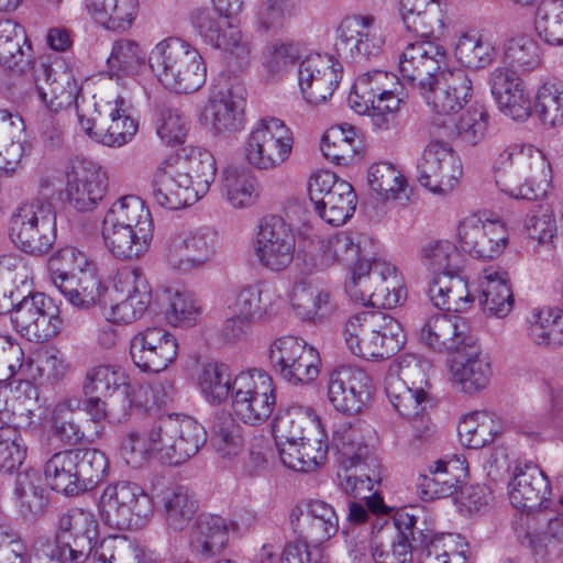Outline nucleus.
<instances>
[{
  "mask_svg": "<svg viewBox=\"0 0 563 563\" xmlns=\"http://www.w3.org/2000/svg\"><path fill=\"white\" fill-rule=\"evenodd\" d=\"M206 440L205 428L192 418L167 417L146 427L123 431L117 454L133 470L144 468L154 460L179 465L197 454Z\"/></svg>",
  "mask_w": 563,
  "mask_h": 563,
  "instance_id": "1",
  "label": "nucleus"
},
{
  "mask_svg": "<svg viewBox=\"0 0 563 563\" xmlns=\"http://www.w3.org/2000/svg\"><path fill=\"white\" fill-rule=\"evenodd\" d=\"M101 236L113 257L121 261L144 258L154 240V222L148 207L134 195L119 198L104 214Z\"/></svg>",
  "mask_w": 563,
  "mask_h": 563,
  "instance_id": "2",
  "label": "nucleus"
},
{
  "mask_svg": "<svg viewBox=\"0 0 563 563\" xmlns=\"http://www.w3.org/2000/svg\"><path fill=\"white\" fill-rule=\"evenodd\" d=\"M214 13L208 7H195L188 20L203 43L220 49L225 65L232 70L247 67L252 60V45L241 27L228 15L238 13L244 0H211Z\"/></svg>",
  "mask_w": 563,
  "mask_h": 563,
  "instance_id": "3",
  "label": "nucleus"
},
{
  "mask_svg": "<svg viewBox=\"0 0 563 563\" xmlns=\"http://www.w3.org/2000/svg\"><path fill=\"white\" fill-rule=\"evenodd\" d=\"M148 66L157 81L174 93H192L207 79V67L199 51L179 37L165 38L151 49Z\"/></svg>",
  "mask_w": 563,
  "mask_h": 563,
  "instance_id": "4",
  "label": "nucleus"
},
{
  "mask_svg": "<svg viewBox=\"0 0 563 563\" xmlns=\"http://www.w3.org/2000/svg\"><path fill=\"white\" fill-rule=\"evenodd\" d=\"M345 289L354 301L385 309L396 308L407 298L401 274L382 256L357 257L350 268Z\"/></svg>",
  "mask_w": 563,
  "mask_h": 563,
  "instance_id": "5",
  "label": "nucleus"
},
{
  "mask_svg": "<svg viewBox=\"0 0 563 563\" xmlns=\"http://www.w3.org/2000/svg\"><path fill=\"white\" fill-rule=\"evenodd\" d=\"M346 349L366 361H380L400 350L405 335L400 322L382 311H364L345 323Z\"/></svg>",
  "mask_w": 563,
  "mask_h": 563,
  "instance_id": "6",
  "label": "nucleus"
},
{
  "mask_svg": "<svg viewBox=\"0 0 563 563\" xmlns=\"http://www.w3.org/2000/svg\"><path fill=\"white\" fill-rule=\"evenodd\" d=\"M401 85V78L393 73L369 70L356 78L349 102L357 113L367 114L376 130L387 131L395 124L400 110Z\"/></svg>",
  "mask_w": 563,
  "mask_h": 563,
  "instance_id": "7",
  "label": "nucleus"
},
{
  "mask_svg": "<svg viewBox=\"0 0 563 563\" xmlns=\"http://www.w3.org/2000/svg\"><path fill=\"white\" fill-rule=\"evenodd\" d=\"M430 368L428 360L413 354L402 355L389 365L385 393L401 416L416 418L426 410Z\"/></svg>",
  "mask_w": 563,
  "mask_h": 563,
  "instance_id": "8",
  "label": "nucleus"
},
{
  "mask_svg": "<svg viewBox=\"0 0 563 563\" xmlns=\"http://www.w3.org/2000/svg\"><path fill=\"white\" fill-rule=\"evenodd\" d=\"M56 222L57 213L49 201L27 199L13 209L8 223L9 236L21 251L42 255L56 241Z\"/></svg>",
  "mask_w": 563,
  "mask_h": 563,
  "instance_id": "9",
  "label": "nucleus"
},
{
  "mask_svg": "<svg viewBox=\"0 0 563 563\" xmlns=\"http://www.w3.org/2000/svg\"><path fill=\"white\" fill-rule=\"evenodd\" d=\"M98 538V522L91 511L74 508L58 521L54 542H42V563H84Z\"/></svg>",
  "mask_w": 563,
  "mask_h": 563,
  "instance_id": "10",
  "label": "nucleus"
},
{
  "mask_svg": "<svg viewBox=\"0 0 563 563\" xmlns=\"http://www.w3.org/2000/svg\"><path fill=\"white\" fill-rule=\"evenodd\" d=\"M98 506L104 522L115 529H142L154 512L152 497L137 484L125 481L108 485Z\"/></svg>",
  "mask_w": 563,
  "mask_h": 563,
  "instance_id": "11",
  "label": "nucleus"
},
{
  "mask_svg": "<svg viewBox=\"0 0 563 563\" xmlns=\"http://www.w3.org/2000/svg\"><path fill=\"white\" fill-rule=\"evenodd\" d=\"M276 402L277 388L269 374L253 368L235 375L231 409L239 421L261 426L272 416Z\"/></svg>",
  "mask_w": 563,
  "mask_h": 563,
  "instance_id": "12",
  "label": "nucleus"
},
{
  "mask_svg": "<svg viewBox=\"0 0 563 563\" xmlns=\"http://www.w3.org/2000/svg\"><path fill=\"white\" fill-rule=\"evenodd\" d=\"M385 35L377 18L371 13H350L334 27L333 49L339 57L362 63L378 57Z\"/></svg>",
  "mask_w": 563,
  "mask_h": 563,
  "instance_id": "13",
  "label": "nucleus"
},
{
  "mask_svg": "<svg viewBox=\"0 0 563 563\" xmlns=\"http://www.w3.org/2000/svg\"><path fill=\"white\" fill-rule=\"evenodd\" d=\"M292 146V132L284 121L266 117L252 126L245 140V161L258 170H272L289 158Z\"/></svg>",
  "mask_w": 563,
  "mask_h": 563,
  "instance_id": "14",
  "label": "nucleus"
},
{
  "mask_svg": "<svg viewBox=\"0 0 563 563\" xmlns=\"http://www.w3.org/2000/svg\"><path fill=\"white\" fill-rule=\"evenodd\" d=\"M268 358L275 373L294 386L308 385L320 374L321 357L318 350L303 339L283 335L269 345Z\"/></svg>",
  "mask_w": 563,
  "mask_h": 563,
  "instance_id": "15",
  "label": "nucleus"
},
{
  "mask_svg": "<svg viewBox=\"0 0 563 563\" xmlns=\"http://www.w3.org/2000/svg\"><path fill=\"white\" fill-rule=\"evenodd\" d=\"M15 330L30 341L46 342L64 329L59 305L43 292L24 297L12 310Z\"/></svg>",
  "mask_w": 563,
  "mask_h": 563,
  "instance_id": "16",
  "label": "nucleus"
},
{
  "mask_svg": "<svg viewBox=\"0 0 563 563\" xmlns=\"http://www.w3.org/2000/svg\"><path fill=\"white\" fill-rule=\"evenodd\" d=\"M219 246L218 231L210 227H200L173 235L167 243L165 257L172 269L188 274L211 263Z\"/></svg>",
  "mask_w": 563,
  "mask_h": 563,
  "instance_id": "17",
  "label": "nucleus"
},
{
  "mask_svg": "<svg viewBox=\"0 0 563 563\" xmlns=\"http://www.w3.org/2000/svg\"><path fill=\"white\" fill-rule=\"evenodd\" d=\"M461 249L470 255L493 260L504 253L509 243L508 228L498 217L487 213L462 219L456 231Z\"/></svg>",
  "mask_w": 563,
  "mask_h": 563,
  "instance_id": "18",
  "label": "nucleus"
},
{
  "mask_svg": "<svg viewBox=\"0 0 563 563\" xmlns=\"http://www.w3.org/2000/svg\"><path fill=\"white\" fill-rule=\"evenodd\" d=\"M418 93L438 118H450L461 111L473 97V81L463 68L444 69Z\"/></svg>",
  "mask_w": 563,
  "mask_h": 563,
  "instance_id": "19",
  "label": "nucleus"
},
{
  "mask_svg": "<svg viewBox=\"0 0 563 563\" xmlns=\"http://www.w3.org/2000/svg\"><path fill=\"white\" fill-rule=\"evenodd\" d=\"M297 76L302 99L311 106H319L338 88L343 66L331 54L310 53L299 62Z\"/></svg>",
  "mask_w": 563,
  "mask_h": 563,
  "instance_id": "20",
  "label": "nucleus"
},
{
  "mask_svg": "<svg viewBox=\"0 0 563 563\" xmlns=\"http://www.w3.org/2000/svg\"><path fill=\"white\" fill-rule=\"evenodd\" d=\"M295 251L296 236L290 225L279 217L265 218L253 242L254 256L261 266L282 272L292 263Z\"/></svg>",
  "mask_w": 563,
  "mask_h": 563,
  "instance_id": "21",
  "label": "nucleus"
},
{
  "mask_svg": "<svg viewBox=\"0 0 563 563\" xmlns=\"http://www.w3.org/2000/svg\"><path fill=\"white\" fill-rule=\"evenodd\" d=\"M308 195L319 217L333 227L344 224L355 212L356 194L343 178H309Z\"/></svg>",
  "mask_w": 563,
  "mask_h": 563,
  "instance_id": "22",
  "label": "nucleus"
},
{
  "mask_svg": "<svg viewBox=\"0 0 563 563\" xmlns=\"http://www.w3.org/2000/svg\"><path fill=\"white\" fill-rule=\"evenodd\" d=\"M374 391L371 376L362 368L340 366L328 379V399L343 415H357L368 405Z\"/></svg>",
  "mask_w": 563,
  "mask_h": 563,
  "instance_id": "23",
  "label": "nucleus"
},
{
  "mask_svg": "<svg viewBox=\"0 0 563 563\" xmlns=\"http://www.w3.org/2000/svg\"><path fill=\"white\" fill-rule=\"evenodd\" d=\"M202 126L214 135L240 131L245 121V98L238 87L213 89L199 112Z\"/></svg>",
  "mask_w": 563,
  "mask_h": 563,
  "instance_id": "24",
  "label": "nucleus"
},
{
  "mask_svg": "<svg viewBox=\"0 0 563 563\" xmlns=\"http://www.w3.org/2000/svg\"><path fill=\"white\" fill-rule=\"evenodd\" d=\"M493 375L488 355L475 335L452 354L449 365V379L460 391L474 395L488 387Z\"/></svg>",
  "mask_w": 563,
  "mask_h": 563,
  "instance_id": "25",
  "label": "nucleus"
},
{
  "mask_svg": "<svg viewBox=\"0 0 563 563\" xmlns=\"http://www.w3.org/2000/svg\"><path fill=\"white\" fill-rule=\"evenodd\" d=\"M130 355L140 371L157 374L176 361L178 341L173 333L164 328H146L132 338Z\"/></svg>",
  "mask_w": 563,
  "mask_h": 563,
  "instance_id": "26",
  "label": "nucleus"
},
{
  "mask_svg": "<svg viewBox=\"0 0 563 563\" xmlns=\"http://www.w3.org/2000/svg\"><path fill=\"white\" fill-rule=\"evenodd\" d=\"M445 63L446 53L440 45L430 41L409 43L398 63L401 82L418 91L444 70Z\"/></svg>",
  "mask_w": 563,
  "mask_h": 563,
  "instance_id": "27",
  "label": "nucleus"
},
{
  "mask_svg": "<svg viewBox=\"0 0 563 563\" xmlns=\"http://www.w3.org/2000/svg\"><path fill=\"white\" fill-rule=\"evenodd\" d=\"M289 522L300 539L316 545L329 541L339 531V518L334 508L319 499H309L294 507Z\"/></svg>",
  "mask_w": 563,
  "mask_h": 563,
  "instance_id": "28",
  "label": "nucleus"
},
{
  "mask_svg": "<svg viewBox=\"0 0 563 563\" xmlns=\"http://www.w3.org/2000/svg\"><path fill=\"white\" fill-rule=\"evenodd\" d=\"M290 309L302 321L320 323L331 320L339 311V301L328 286L297 280L288 294Z\"/></svg>",
  "mask_w": 563,
  "mask_h": 563,
  "instance_id": "29",
  "label": "nucleus"
},
{
  "mask_svg": "<svg viewBox=\"0 0 563 563\" xmlns=\"http://www.w3.org/2000/svg\"><path fill=\"white\" fill-rule=\"evenodd\" d=\"M43 78L35 81L36 93L47 110L60 113L70 109L81 92V79L71 66L58 69L43 66Z\"/></svg>",
  "mask_w": 563,
  "mask_h": 563,
  "instance_id": "30",
  "label": "nucleus"
},
{
  "mask_svg": "<svg viewBox=\"0 0 563 563\" xmlns=\"http://www.w3.org/2000/svg\"><path fill=\"white\" fill-rule=\"evenodd\" d=\"M467 472V462L462 454L434 461L429 473L419 478L417 494L423 500L450 497L457 492Z\"/></svg>",
  "mask_w": 563,
  "mask_h": 563,
  "instance_id": "31",
  "label": "nucleus"
},
{
  "mask_svg": "<svg viewBox=\"0 0 563 563\" xmlns=\"http://www.w3.org/2000/svg\"><path fill=\"white\" fill-rule=\"evenodd\" d=\"M475 336L468 322L457 316L434 313L418 330L419 340L433 350L451 355Z\"/></svg>",
  "mask_w": 563,
  "mask_h": 563,
  "instance_id": "32",
  "label": "nucleus"
},
{
  "mask_svg": "<svg viewBox=\"0 0 563 563\" xmlns=\"http://www.w3.org/2000/svg\"><path fill=\"white\" fill-rule=\"evenodd\" d=\"M283 308L284 299L280 291L275 285L265 280L242 286L233 301V310L241 312L254 323L274 319Z\"/></svg>",
  "mask_w": 563,
  "mask_h": 563,
  "instance_id": "33",
  "label": "nucleus"
},
{
  "mask_svg": "<svg viewBox=\"0 0 563 563\" xmlns=\"http://www.w3.org/2000/svg\"><path fill=\"white\" fill-rule=\"evenodd\" d=\"M369 432L360 420L340 419L333 423L330 443L341 468L352 470L367 459L366 434Z\"/></svg>",
  "mask_w": 563,
  "mask_h": 563,
  "instance_id": "34",
  "label": "nucleus"
},
{
  "mask_svg": "<svg viewBox=\"0 0 563 563\" xmlns=\"http://www.w3.org/2000/svg\"><path fill=\"white\" fill-rule=\"evenodd\" d=\"M321 427L320 418L310 407L291 405L279 409L272 423V431L279 454H282V449L286 448V444L303 441V438L310 435V433H319Z\"/></svg>",
  "mask_w": 563,
  "mask_h": 563,
  "instance_id": "35",
  "label": "nucleus"
},
{
  "mask_svg": "<svg viewBox=\"0 0 563 563\" xmlns=\"http://www.w3.org/2000/svg\"><path fill=\"white\" fill-rule=\"evenodd\" d=\"M398 12L406 29L420 35H442L448 26L443 0H398Z\"/></svg>",
  "mask_w": 563,
  "mask_h": 563,
  "instance_id": "36",
  "label": "nucleus"
},
{
  "mask_svg": "<svg viewBox=\"0 0 563 563\" xmlns=\"http://www.w3.org/2000/svg\"><path fill=\"white\" fill-rule=\"evenodd\" d=\"M550 493V482L537 465L516 466L508 484L509 500L515 508L531 510L547 500Z\"/></svg>",
  "mask_w": 563,
  "mask_h": 563,
  "instance_id": "37",
  "label": "nucleus"
},
{
  "mask_svg": "<svg viewBox=\"0 0 563 563\" xmlns=\"http://www.w3.org/2000/svg\"><path fill=\"white\" fill-rule=\"evenodd\" d=\"M209 188L207 178H155L152 197L161 207L178 210L196 203Z\"/></svg>",
  "mask_w": 563,
  "mask_h": 563,
  "instance_id": "38",
  "label": "nucleus"
},
{
  "mask_svg": "<svg viewBox=\"0 0 563 563\" xmlns=\"http://www.w3.org/2000/svg\"><path fill=\"white\" fill-rule=\"evenodd\" d=\"M235 523L220 516L202 515L190 531L191 552L201 559H209L224 551Z\"/></svg>",
  "mask_w": 563,
  "mask_h": 563,
  "instance_id": "39",
  "label": "nucleus"
},
{
  "mask_svg": "<svg viewBox=\"0 0 563 563\" xmlns=\"http://www.w3.org/2000/svg\"><path fill=\"white\" fill-rule=\"evenodd\" d=\"M192 380L201 397L211 405H221L233 394L235 376L228 364L207 360L197 365Z\"/></svg>",
  "mask_w": 563,
  "mask_h": 563,
  "instance_id": "40",
  "label": "nucleus"
},
{
  "mask_svg": "<svg viewBox=\"0 0 563 563\" xmlns=\"http://www.w3.org/2000/svg\"><path fill=\"white\" fill-rule=\"evenodd\" d=\"M505 430V423L488 411L468 412L463 415L457 423L460 443L475 450L492 444Z\"/></svg>",
  "mask_w": 563,
  "mask_h": 563,
  "instance_id": "41",
  "label": "nucleus"
},
{
  "mask_svg": "<svg viewBox=\"0 0 563 563\" xmlns=\"http://www.w3.org/2000/svg\"><path fill=\"white\" fill-rule=\"evenodd\" d=\"M428 294L434 307L453 312L467 311L474 301L467 282L460 273L434 275Z\"/></svg>",
  "mask_w": 563,
  "mask_h": 563,
  "instance_id": "42",
  "label": "nucleus"
},
{
  "mask_svg": "<svg viewBox=\"0 0 563 563\" xmlns=\"http://www.w3.org/2000/svg\"><path fill=\"white\" fill-rule=\"evenodd\" d=\"M484 309L492 316L504 318L514 308V292L508 273L499 267L485 268L478 277Z\"/></svg>",
  "mask_w": 563,
  "mask_h": 563,
  "instance_id": "43",
  "label": "nucleus"
},
{
  "mask_svg": "<svg viewBox=\"0 0 563 563\" xmlns=\"http://www.w3.org/2000/svg\"><path fill=\"white\" fill-rule=\"evenodd\" d=\"M328 454L325 432L319 428V433L312 432L295 444H286L279 454L282 463L297 472H313L324 464Z\"/></svg>",
  "mask_w": 563,
  "mask_h": 563,
  "instance_id": "44",
  "label": "nucleus"
},
{
  "mask_svg": "<svg viewBox=\"0 0 563 563\" xmlns=\"http://www.w3.org/2000/svg\"><path fill=\"white\" fill-rule=\"evenodd\" d=\"M358 256V247L346 234H333L317 241L306 254L305 264L309 272H322L334 264L347 263Z\"/></svg>",
  "mask_w": 563,
  "mask_h": 563,
  "instance_id": "45",
  "label": "nucleus"
},
{
  "mask_svg": "<svg viewBox=\"0 0 563 563\" xmlns=\"http://www.w3.org/2000/svg\"><path fill=\"white\" fill-rule=\"evenodd\" d=\"M88 15L109 31L129 30L137 14L139 0H84Z\"/></svg>",
  "mask_w": 563,
  "mask_h": 563,
  "instance_id": "46",
  "label": "nucleus"
},
{
  "mask_svg": "<svg viewBox=\"0 0 563 563\" xmlns=\"http://www.w3.org/2000/svg\"><path fill=\"white\" fill-rule=\"evenodd\" d=\"M56 288L70 305L80 309L95 307L108 289L98 276L96 266L74 274L71 278L57 280Z\"/></svg>",
  "mask_w": 563,
  "mask_h": 563,
  "instance_id": "47",
  "label": "nucleus"
},
{
  "mask_svg": "<svg viewBox=\"0 0 563 563\" xmlns=\"http://www.w3.org/2000/svg\"><path fill=\"white\" fill-rule=\"evenodd\" d=\"M146 62L148 55L136 41L120 38L112 43L107 58L108 74L117 80L135 78L145 70Z\"/></svg>",
  "mask_w": 563,
  "mask_h": 563,
  "instance_id": "48",
  "label": "nucleus"
},
{
  "mask_svg": "<svg viewBox=\"0 0 563 563\" xmlns=\"http://www.w3.org/2000/svg\"><path fill=\"white\" fill-rule=\"evenodd\" d=\"M527 335L539 346L563 345V312L555 307L533 309L527 318Z\"/></svg>",
  "mask_w": 563,
  "mask_h": 563,
  "instance_id": "49",
  "label": "nucleus"
},
{
  "mask_svg": "<svg viewBox=\"0 0 563 563\" xmlns=\"http://www.w3.org/2000/svg\"><path fill=\"white\" fill-rule=\"evenodd\" d=\"M362 142L350 125L328 129L322 137L321 151L327 159L339 166H347L360 157Z\"/></svg>",
  "mask_w": 563,
  "mask_h": 563,
  "instance_id": "50",
  "label": "nucleus"
},
{
  "mask_svg": "<svg viewBox=\"0 0 563 563\" xmlns=\"http://www.w3.org/2000/svg\"><path fill=\"white\" fill-rule=\"evenodd\" d=\"M454 54L464 67L481 69L495 60L497 46L490 35L472 30L459 37Z\"/></svg>",
  "mask_w": 563,
  "mask_h": 563,
  "instance_id": "51",
  "label": "nucleus"
},
{
  "mask_svg": "<svg viewBox=\"0 0 563 563\" xmlns=\"http://www.w3.org/2000/svg\"><path fill=\"white\" fill-rule=\"evenodd\" d=\"M130 390V377L118 364L103 363L90 367L86 374L84 391L110 398L117 393L124 396Z\"/></svg>",
  "mask_w": 563,
  "mask_h": 563,
  "instance_id": "52",
  "label": "nucleus"
},
{
  "mask_svg": "<svg viewBox=\"0 0 563 563\" xmlns=\"http://www.w3.org/2000/svg\"><path fill=\"white\" fill-rule=\"evenodd\" d=\"M460 252L456 245L444 239L423 242L417 253L421 266L434 275L460 273Z\"/></svg>",
  "mask_w": 563,
  "mask_h": 563,
  "instance_id": "53",
  "label": "nucleus"
},
{
  "mask_svg": "<svg viewBox=\"0 0 563 563\" xmlns=\"http://www.w3.org/2000/svg\"><path fill=\"white\" fill-rule=\"evenodd\" d=\"M73 450L55 453L44 466V475L49 487L67 496L78 495L79 484Z\"/></svg>",
  "mask_w": 563,
  "mask_h": 563,
  "instance_id": "54",
  "label": "nucleus"
},
{
  "mask_svg": "<svg viewBox=\"0 0 563 563\" xmlns=\"http://www.w3.org/2000/svg\"><path fill=\"white\" fill-rule=\"evenodd\" d=\"M420 176H457L463 173L460 158L448 143L438 140L426 146L419 162Z\"/></svg>",
  "mask_w": 563,
  "mask_h": 563,
  "instance_id": "55",
  "label": "nucleus"
},
{
  "mask_svg": "<svg viewBox=\"0 0 563 563\" xmlns=\"http://www.w3.org/2000/svg\"><path fill=\"white\" fill-rule=\"evenodd\" d=\"M14 495L23 516L41 514L47 506V494L41 473L34 468L21 472L15 481Z\"/></svg>",
  "mask_w": 563,
  "mask_h": 563,
  "instance_id": "56",
  "label": "nucleus"
},
{
  "mask_svg": "<svg viewBox=\"0 0 563 563\" xmlns=\"http://www.w3.org/2000/svg\"><path fill=\"white\" fill-rule=\"evenodd\" d=\"M470 544L454 533L435 536L426 547L420 563H467Z\"/></svg>",
  "mask_w": 563,
  "mask_h": 563,
  "instance_id": "57",
  "label": "nucleus"
},
{
  "mask_svg": "<svg viewBox=\"0 0 563 563\" xmlns=\"http://www.w3.org/2000/svg\"><path fill=\"white\" fill-rule=\"evenodd\" d=\"M108 187V178H68L65 197L76 210L91 211L106 197Z\"/></svg>",
  "mask_w": 563,
  "mask_h": 563,
  "instance_id": "58",
  "label": "nucleus"
},
{
  "mask_svg": "<svg viewBox=\"0 0 563 563\" xmlns=\"http://www.w3.org/2000/svg\"><path fill=\"white\" fill-rule=\"evenodd\" d=\"M534 29L538 36L549 45H563V0H540Z\"/></svg>",
  "mask_w": 563,
  "mask_h": 563,
  "instance_id": "59",
  "label": "nucleus"
},
{
  "mask_svg": "<svg viewBox=\"0 0 563 563\" xmlns=\"http://www.w3.org/2000/svg\"><path fill=\"white\" fill-rule=\"evenodd\" d=\"M69 369L70 363L60 351L44 347L27 358L26 378L56 382L64 378Z\"/></svg>",
  "mask_w": 563,
  "mask_h": 563,
  "instance_id": "60",
  "label": "nucleus"
},
{
  "mask_svg": "<svg viewBox=\"0 0 563 563\" xmlns=\"http://www.w3.org/2000/svg\"><path fill=\"white\" fill-rule=\"evenodd\" d=\"M163 503L166 522L175 531L186 528L197 510V500L186 487H177L166 492Z\"/></svg>",
  "mask_w": 563,
  "mask_h": 563,
  "instance_id": "61",
  "label": "nucleus"
},
{
  "mask_svg": "<svg viewBox=\"0 0 563 563\" xmlns=\"http://www.w3.org/2000/svg\"><path fill=\"white\" fill-rule=\"evenodd\" d=\"M533 112L542 124L555 128L563 125V87L544 82L534 95Z\"/></svg>",
  "mask_w": 563,
  "mask_h": 563,
  "instance_id": "62",
  "label": "nucleus"
},
{
  "mask_svg": "<svg viewBox=\"0 0 563 563\" xmlns=\"http://www.w3.org/2000/svg\"><path fill=\"white\" fill-rule=\"evenodd\" d=\"M74 460L77 461V478L80 493L90 489L99 483L107 470L108 459L97 449H75L73 450Z\"/></svg>",
  "mask_w": 563,
  "mask_h": 563,
  "instance_id": "63",
  "label": "nucleus"
},
{
  "mask_svg": "<svg viewBox=\"0 0 563 563\" xmlns=\"http://www.w3.org/2000/svg\"><path fill=\"white\" fill-rule=\"evenodd\" d=\"M142 550L124 536L104 538L93 551V563H140Z\"/></svg>",
  "mask_w": 563,
  "mask_h": 563,
  "instance_id": "64",
  "label": "nucleus"
}]
</instances>
